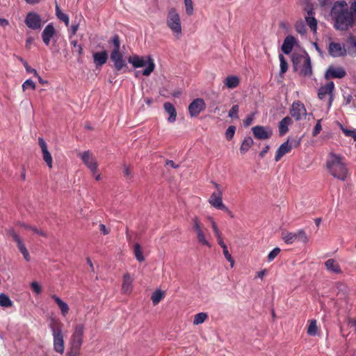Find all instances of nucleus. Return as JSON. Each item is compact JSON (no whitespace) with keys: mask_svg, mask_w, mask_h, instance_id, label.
<instances>
[{"mask_svg":"<svg viewBox=\"0 0 356 356\" xmlns=\"http://www.w3.org/2000/svg\"><path fill=\"white\" fill-rule=\"evenodd\" d=\"M326 269L332 273L339 274L341 273V270L339 263L334 259H329L325 262Z\"/></svg>","mask_w":356,"mask_h":356,"instance_id":"393cba45","label":"nucleus"},{"mask_svg":"<svg viewBox=\"0 0 356 356\" xmlns=\"http://www.w3.org/2000/svg\"><path fill=\"white\" fill-rule=\"evenodd\" d=\"M205 109L206 104L204 99L201 98L194 99L188 106V112L192 118L198 116Z\"/></svg>","mask_w":356,"mask_h":356,"instance_id":"9b49d317","label":"nucleus"},{"mask_svg":"<svg viewBox=\"0 0 356 356\" xmlns=\"http://www.w3.org/2000/svg\"><path fill=\"white\" fill-rule=\"evenodd\" d=\"M330 15L334 21V27L337 30L347 31L355 23L349 7L344 1L335 2L331 9Z\"/></svg>","mask_w":356,"mask_h":356,"instance_id":"f257e3e1","label":"nucleus"},{"mask_svg":"<svg viewBox=\"0 0 356 356\" xmlns=\"http://www.w3.org/2000/svg\"><path fill=\"white\" fill-rule=\"evenodd\" d=\"M56 33L55 29L51 24H48L42 31V38L43 42L48 46L50 42L51 38Z\"/></svg>","mask_w":356,"mask_h":356,"instance_id":"aec40b11","label":"nucleus"},{"mask_svg":"<svg viewBox=\"0 0 356 356\" xmlns=\"http://www.w3.org/2000/svg\"><path fill=\"white\" fill-rule=\"evenodd\" d=\"M186 7V13L188 15H192L193 13V3L192 0H184Z\"/></svg>","mask_w":356,"mask_h":356,"instance_id":"49530a36","label":"nucleus"},{"mask_svg":"<svg viewBox=\"0 0 356 356\" xmlns=\"http://www.w3.org/2000/svg\"><path fill=\"white\" fill-rule=\"evenodd\" d=\"M83 163L89 169L90 172H95V169L98 168V162L95 156L90 151L80 152L78 154Z\"/></svg>","mask_w":356,"mask_h":356,"instance_id":"1a4fd4ad","label":"nucleus"},{"mask_svg":"<svg viewBox=\"0 0 356 356\" xmlns=\"http://www.w3.org/2000/svg\"><path fill=\"white\" fill-rule=\"evenodd\" d=\"M329 54L332 57H341L347 54V49L340 43L331 42L328 47Z\"/></svg>","mask_w":356,"mask_h":356,"instance_id":"2eb2a0df","label":"nucleus"},{"mask_svg":"<svg viewBox=\"0 0 356 356\" xmlns=\"http://www.w3.org/2000/svg\"><path fill=\"white\" fill-rule=\"evenodd\" d=\"M235 131H236V127L233 126V125L229 126L225 131V137H226L227 140H232L234 136Z\"/></svg>","mask_w":356,"mask_h":356,"instance_id":"de8ad7c7","label":"nucleus"},{"mask_svg":"<svg viewBox=\"0 0 356 356\" xmlns=\"http://www.w3.org/2000/svg\"><path fill=\"white\" fill-rule=\"evenodd\" d=\"M296 232H283L282 238L287 244H292L296 241Z\"/></svg>","mask_w":356,"mask_h":356,"instance_id":"4c0bfd02","label":"nucleus"},{"mask_svg":"<svg viewBox=\"0 0 356 356\" xmlns=\"http://www.w3.org/2000/svg\"><path fill=\"white\" fill-rule=\"evenodd\" d=\"M164 291L157 289L156 290L151 296V299L154 305H156L159 302L164 298Z\"/></svg>","mask_w":356,"mask_h":356,"instance_id":"c9c22d12","label":"nucleus"},{"mask_svg":"<svg viewBox=\"0 0 356 356\" xmlns=\"http://www.w3.org/2000/svg\"><path fill=\"white\" fill-rule=\"evenodd\" d=\"M346 71L343 67H330L327 70L325 76L330 78H343L346 75Z\"/></svg>","mask_w":356,"mask_h":356,"instance_id":"6ab92c4d","label":"nucleus"},{"mask_svg":"<svg viewBox=\"0 0 356 356\" xmlns=\"http://www.w3.org/2000/svg\"><path fill=\"white\" fill-rule=\"evenodd\" d=\"M290 114L296 120H300L307 115L305 105L299 101L294 102L290 109Z\"/></svg>","mask_w":356,"mask_h":356,"instance_id":"f8f14e48","label":"nucleus"},{"mask_svg":"<svg viewBox=\"0 0 356 356\" xmlns=\"http://www.w3.org/2000/svg\"><path fill=\"white\" fill-rule=\"evenodd\" d=\"M300 139H288L285 143H282L276 151L275 156V161H280V159L284 155L289 153L293 147H298L300 145Z\"/></svg>","mask_w":356,"mask_h":356,"instance_id":"6e6552de","label":"nucleus"},{"mask_svg":"<svg viewBox=\"0 0 356 356\" xmlns=\"http://www.w3.org/2000/svg\"><path fill=\"white\" fill-rule=\"evenodd\" d=\"M128 61L135 68H139L147 65L146 68L143 70L144 76H149L154 70L155 65L154 60L150 57H143L138 55H133L129 57Z\"/></svg>","mask_w":356,"mask_h":356,"instance_id":"39448f33","label":"nucleus"},{"mask_svg":"<svg viewBox=\"0 0 356 356\" xmlns=\"http://www.w3.org/2000/svg\"><path fill=\"white\" fill-rule=\"evenodd\" d=\"M208 318V315L207 313L200 312L195 315L193 319L194 325H199L204 323L206 319Z\"/></svg>","mask_w":356,"mask_h":356,"instance_id":"79ce46f5","label":"nucleus"},{"mask_svg":"<svg viewBox=\"0 0 356 356\" xmlns=\"http://www.w3.org/2000/svg\"><path fill=\"white\" fill-rule=\"evenodd\" d=\"M253 143L254 141L251 137L248 136L245 138L240 147L241 153L243 154L246 153L251 147V146L253 145Z\"/></svg>","mask_w":356,"mask_h":356,"instance_id":"f704fd0d","label":"nucleus"},{"mask_svg":"<svg viewBox=\"0 0 356 356\" xmlns=\"http://www.w3.org/2000/svg\"><path fill=\"white\" fill-rule=\"evenodd\" d=\"M71 44L76 49V51L79 56H81L83 53V48L81 44H79L76 40H72Z\"/></svg>","mask_w":356,"mask_h":356,"instance_id":"5fc2aeb1","label":"nucleus"},{"mask_svg":"<svg viewBox=\"0 0 356 356\" xmlns=\"http://www.w3.org/2000/svg\"><path fill=\"white\" fill-rule=\"evenodd\" d=\"M38 144L41 148L43 160L49 168H52V156L47 149V145L42 138H38Z\"/></svg>","mask_w":356,"mask_h":356,"instance_id":"dca6fc26","label":"nucleus"},{"mask_svg":"<svg viewBox=\"0 0 356 356\" xmlns=\"http://www.w3.org/2000/svg\"><path fill=\"white\" fill-rule=\"evenodd\" d=\"M239 82L240 79L236 76H229L224 81L225 86L228 88H236Z\"/></svg>","mask_w":356,"mask_h":356,"instance_id":"2f4dec72","label":"nucleus"},{"mask_svg":"<svg viewBox=\"0 0 356 356\" xmlns=\"http://www.w3.org/2000/svg\"><path fill=\"white\" fill-rule=\"evenodd\" d=\"M269 145H266L265 147L260 152L259 156L263 158L269 150Z\"/></svg>","mask_w":356,"mask_h":356,"instance_id":"69168bd1","label":"nucleus"},{"mask_svg":"<svg viewBox=\"0 0 356 356\" xmlns=\"http://www.w3.org/2000/svg\"><path fill=\"white\" fill-rule=\"evenodd\" d=\"M333 90H318V96L321 99H327V105L331 106L332 101Z\"/></svg>","mask_w":356,"mask_h":356,"instance_id":"72a5a7b5","label":"nucleus"},{"mask_svg":"<svg viewBox=\"0 0 356 356\" xmlns=\"http://www.w3.org/2000/svg\"><path fill=\"white\" fill-rule=\"evenodd\" d=\"M24 65L28 72H33L35 76H38L37 72L35 70L31 68L26 62H24Z\"/></svg>","mask_w":356,"mask_h":356,"instance_id":"e2e57ef3","label":"nucleus"},{"mask_svg":"<svg viewBox=\"0 0 356 356\" xmlns=\"http://www.w3.org/2000/svg\"><path fill=\"white\" fill-rule=\"evenodd\" d=\"M309 58V56L306 54L305 55L294 54L292 56V63L296 70L299 67L302 65L307 58Z\"/></svg>","mask_w":356,"mask_h":356,"instance_id":"c85d7f7f","label":"nucleus"},{"mask_svg":"<svg viewBox=\"0 0 356 356\" xmlns=\"http://www.w3.org/2000/svg\"><path fill=\"white\" fill-rule=\"evenodd\" d=\"M13 305V301L10 299V298L4 294H0V305L3 307H10Z\"/></svg>","mask_w":356,"mask_h":356,"instance_id":"ea45409f","label":"nucleus"},{"mask_svg":"<svg viewBox=\"0 0 356 356\" xmlns=\"http://www.w3.org/2000/svg\"><path fill=\"white\" fill-rule=\"evenodd\" d=\"M111 42L113 44V47H114V48H113L112 51H120V40L119 35H113V37L112 38Z\"/></svg>","mask_w":356,"mask_h":356,"instance_id":"a18cd8bd","label":"nucleus"},{"mask_svg":"<svg viewBox=\"0 0 356 356\" xmlns=\"http://www.w3.org/2000/svg\"><path fill=\"white\" fill-rule=\"evenodd\" d=\"M100 231L104 234L106 235L109 233V230L106 227V226L103 224L99 225Z\"/></svg>","mask_w":356,"mask_h":356,"instance_id":"338daca9","label":"nucleus"},{"mask_svg":"<svg viewBox=\"0 0 356 356\" xmlns=\"http://www.w3.org/2000/svg\"><path fill=\"white\" fill-rule=\"evenodd\" d=\"M280 252V249L279 248H275L268 254V261L269 262L272 261L279 254Z\"/></svg>","mask_w":356,"mask_h":356,"instance_id":"8fccbe9b","label":"nucleus"},{"mask_svg":"<svg viewBox=\"0 0 356 356\" xmlns=\"http://www.w3.org/2000/svg\"><path fill=\"white\" fill-rule=\"evenodd\" d=\"M134 279L129 273H126L123 276V282L122 284V291L124 293H130L132 291V283Z\"/></svg>","mask_w":356,"mask_h":356,"instance_id":"b1692460","label":"nucleus"},{"mask_svg":"<svg viewBox=\"0 0 356 356\" xmlns=\"http://www.w3.org/2000/svg\"><path fill=\"white\" fill-rule=\"evenodd\" d=\"M296 30L300 34H305L306 32L305 25L302 24V23L296 24Z\"/></svg>","mask_w":356,"mask_h":356,"instance_id":"bf43d9fd","label":"nucleus"},{"mask_svg":"<svg viewBox=\"0 0 356 356\" xmlns=\"http://www.w3.org/2000/svg\"><path fill=\"white\" fill-rule=\"evenodd\" d=\"M11 236L13 238V240L16 242L17 248L20 252L22 254L24 259L27 261H30V255L28 252V250L26 249L23 240L21 238V237L16 234L15 232H13L11 233Z\"/></svg>","mask_w":356,"mask_h":356,"instance_id":"f3484780","label":"nucleus"},{"mask_svg":"<svg viewBox=\"0 0 356 356\" xmlns=\"http://www.w3.org/2000/svg\"><path fill=\"white\" fill-rule=\"evenodd\" d=\"M326 168L334 177L341 181L346 180L348 170L339 155L330 153L326 161Z\"/></svg>","mask_w":356,"mask_h":356,"instance_id":"f03ea898","label":"nucleus"},{"mask_svg":"<svg viewBox=\"0 0 356 356\" xmlns=\"http://www.w3.org/2000/svg\"><path fill=\"white\" fill-rule=\"evenodd\" d=\"M94 63L97 66H102L108 60V54L106 51L96 52L93 54Z\"/></svg>","mask_w":356,"mask_h":356,"instance_id":"bb28decb","label":"nucleus"},{"mask_svg":"<svg viewBox=\"0 0 356 356\" xmlns=\"http://www.w3.org/2000/svg\"><path fill=\"white\" fill-rule=\"evenodd\" d=\"M348 49L347 52L351 56H356V38L355 37L350 35L348 39Z\"/></svg>","mask_w":356,"mask_h":356,"instance_id":"473e14b6","label":"nucleus"},{"mask_svg":"<svg viewBox=\"0 0 356 356\" xmlns=\"http://www.w3.org/2000/svg\"><path fill=\"white\" fill-rule=\"evenodd\" d=\"M192 222L193 224V229L196 233L197 239L198 243L202 245L207 246L208 248L211 247V244L207 240L205 232L204 230V227L201 224L199 218L197 217H194L192 219Z\"/></svg>","mask_w":356,"mask_h":356,"instance_id":"0eeeda50","label":"nucleus"},{"mask_svg":"<svg viewBox=\"0 0 356 356\" xmlns=\"http://www.w3.org/2000/svg\"><path fill=\"white\" fill-rule=\"evenodd\" d=\"M279 58L280 61V71L282 73H285L288 69V63L282 54L279 55Z\"/></svg>","mask_w":356,"mask_h":356,"instance_id":"09e8293b","label":"nucleus"},{"mask_svg":"<svg viewBox=\"0 0 356 356\" xmlns=\"http://www.w3.org/2000/svg\"><path fill=\"white\" fill-rule=\"evenodd\" d=\"M208 202L212 207L216 209L227 210V207L222 202V192H213Z\"/></svg>","mask_w":356,"mask_h":356,"instance_id":"ddd939ff","label":"nucleus"},{"mask_svg":"<svg viewBox=\"0 0 356 356\" xmlns=\"http://www.w3.org/2000/svg\"><path fill=\"white\" fill-rule=\"evenodd\" d=\"M27 88L35 89V86L32 80L28 79L22 84V89H27Z\"/></svg>","mask_w":356,"mask_h":356,"instance_id":"4d7b16f0","label":"nucleus"},{"mask_svg":"<svg viewBox=\"0 0 356 356\" xmlns=\"http://www.w3.org/2000/svg\"><path fill=\"white\" fill-rule=\"evenodd\" d=\"M218 243L219 245L222 248L223 254H224L225 257L226 258V259L230 262L231 267L232 268L234 265V260L233 259L232 255L229 252L227 247L225 245V243L223 242L222 238H221L218 239Z\"/></svg>","mask_w":356,"mask_h":356,"instance_id":"7c9ffc66","label":"nucleus"},{"mask_svg":"<svg viewBox=\"0 0 356 356\" xmlns=\"http://www.w3.org/2000/svg\"><path fill=\"white\" fill-rule=\"evenodd\" d=\"M209 220L211 222V227L213 229V231L214 232L216 237L217 238V240L221 238H222L221 232L219 230L218 227L216 222H215L214 219L213 218H209Z\"/></svg>","mask_w":356,"mask_h":356,"instance_id":"37998d69","label":"nucleus"},{"mask_svg":"<svg viewBox=\"0 0 356 356\" xmlns=\"http://www.w3.org/2000/svg\"><path fill=\"white\" fill-rule=\"evenodd\" d=\"M79 29V24H73L71 26V33L72 35H75L76 33V31Z\"/></svg>","mask_w":356,"mask_h":356,"instance_id":"774afa93","label":"nucleus"},{"mask_svg":"<svg viewBox=\"0 0 356 356\" xmlns=\"http://www.w3.org/2000/svg\"><path fill=\"white\" fill-rule=\"evenodd\" d=\"M322 130L321 120H318L313 129L312 135L316 136Z\"/></svg>","mask_w":356,"mask_h":356,"instance_id":"864d4df0","label":"nucleus"},{"mask_svg":"<svg viewBox=\"0 0 356 356\" xmlns=\"http://www.w3.org/2000/svg\"><path fill=\"white\" fill-rule=\"evenodd\" d=\"M31 287L36 294H40L42 291V288L37 282H33L31 284Z\"/></svg>","mask_w":356,"mask_h":356,"instance_id":"6e6d98bb","label":"nucleus"},{"mask_svg":"<svg viewBox=\"0 0 356 356\" xmlns=\"http://www.w3.org/2000/svg\"><path fill=\"white\" fill-rule=\"evenodd\" d=\"M51 298L55 301V302L57 304L58 308L60 310V314L63 317H65L68 314L70 311V307L68 305L64 302L61 298H60L58 296L56 295H52Z\"/></svg>","mask_w":356,"mask_h":356,"instance_id":"5701e85b","label":"nucleus"},{"mask_svg":"<svg viewBox=\"0 0 356 356\" xmlns=\"http://www.w3.org/2000/svg\"><path fill=\"white\" fill-rule=\"evenodd\" d=\"M134 255L136 257V259L138 261H143L145 260V257L143 254L141 247L138 243L134 244Z\"/></svg>","mask_w":356,"mask_h":356,"instance_id":"a19ab883","label":"nucleus"},{"mask_svg":"<svg viewBox=\"0 0 356 356\" xmlns=\"http://www.w3.org/2000/svg\"><path fill=\"white\" fill-rule=\"evenodd\" d=\"M296 40L292 35H288L285 38L284 42L282 45V51L285 54H289L294 47Z\"/></svg>","mask_w":356,"mask_h":356,"instance_id":"412c9836","label":"nucleus"},{"mask_svg":"<svg viewBox=\"0 0 356 356\" xmlns=\"http://www.w3.org/2000/svg\"><path fill=\"white\" fill-rule=\"evenodd\" d=\"M123 173L128 178H131V176H132L131 170L127 165H124V167H123Z\"/></svg>","mask_w":356,"mask_h":356,"instance_id":"680f3d73","label":"nucleus"},{"mask_svg":"<svg viewBox=\"0 0 356 356\" xmlns=\"http://www.w3.org/2000/svg\"><path fill=\"white\" fill-rule=\"evenodd\" d=\"M56 15L60 21L63 22L65 24L68 26L70 24V18L67 15L63 13L58 4L56 5Z\"/></svg>","mask_w":356,"mask_h":356,"instance_id":"e433bc0d","label":"nucleus"},{"mask_svg":"<svg viewBox=\"0 0 356 356\" xmlns=\"http://www.w3.org/2000/svg\"><path fill=\"white\" fill-rule=\"evenodd\" d=\"M341 129L344 134L347 136L352 137L356 141V131L355 130H349L343 127L341 125Z\"/></svg>","mask_w":356,"mask_h":356,"instance_id":"3c124183","label":"nucleus"},{"mask_svg":"<svg viewBox=\"0 0 356 356\" xmlns=\"http://www.w3.org/2000/svg\"><path fill=\"white\" fill-rule=\"evenodd\" d=\"M85 326L82 323L74 327L70 339V350L67 352L79 355L80 350L83 343Z\"/></svg>","mask_w":356,"mask_h":356,"instance_id":"20e7f679","label":"nucleus"},{"mask_svg":"<svg viewBox=\"0 0 356 356\" xmlns=\"http://www.w3.org/2000/svg\"><path fill=\"white\" fill-rule=\"evenodd\" d=\"M92 176L95 178L96 181H99L101 179V175L99 173L98 168L95 169V172H91Z\"/></svg>","mask_w":356,"mask_h":356,"instance_id":"0e129e2a","label":"nucleus"},{"mask_svg":"<svg viewBox=\"0 0 356 356\" xmlns=\"http://www.w3.org/2000/svg\"><path fill=\"white\" fill-rule=\"evenodd\" d=\"M292 124V120L290 117L284 118L279 123L278 129L280 136H284L289 131V127Z\"/></svg>","mask_w":356,"mask_h":356,"instance_id":"a878e982","label":"nucleus"},{"mask_svg":"<svg viewBox=\"0 0 356 356\" xmlns=\"http://www.w3.org/2000/svg\"><path fill=\"white\" fill-rule=\"evenodd\" d=\"M63 326V323L56 318H51L49 323V327L51 330L53 337L54 350L61 355L65 350Z\"/></svg>","mask_w":356,"mask_h":356,"instance_id":"7ed1b4c3","label":"nucleus"},{"mask_svg":"<svg viewBox=\"0 0 356 356\" xmlns=\"http://www.w3.org/2000/svg\"><path fill=\"white\" fill-rule=\"evenodd\" d=\"M314 13L312 10L307 12V16L305 18L307 25L312 31H316L317 29V20L314 16Z\"/></svg>","mask_w":356,"mask_h":356,"instance_id":"c756f323","label":"nucleus"},{"mask_svg":"<svg viewBox=\"0 0 356 356\" xmlns=\"http://www.w3.org/2000/svg\"><path fill=\"white\" fill-rule=\"evenodd\" d=\"M296 240L298 241H300L304 243H306L309 241L308 236H307L306 233L302 229H300L296 232Z\"/></svg>","mask_w":356,"mask_h":356,"instance_id":"c03bdc74","label":"nucleus"},{"mask_svg":"<svg viewBox=\"0 0 356 356\" xmlns=\"http://www.w3.org/2000/svg\"><path fill=\"white\" fill-rule=\"evenodd\" d=\"M318 333V327L316 320H311L309 321L307 327V334L309 336H316Z\"/></svg>","mask_w":356,"mask_h":356,"instance_id":"58836bf2","label":"nucleus"},{"mask_svg":"<svg viewBox=\"0 0 356 356\" xmlns=\"http://www.w3.org/2000/svg\"><path fill=\"white\" fill-rule=\"evenodd\" d=\"M254 115H250L247 117V118L244 120L243 124L245 127H249L253 122Z\"/></svg>","mask_w":356,"mask_h":356,"instance_id":"052dcab7","label":"nucleus"},{"mask_svg":"<svg viewBox=\"0 0 356 356\" xmlns=\"http://www.w3.org/2000/svg\"><path fill=\"white\" fill-rule=\"evenodd\" d=\"M111 59L114 63L115 67L117 70H120L126 66V63L123 59L122 54L120 53V51H112L111 54Z\"/></svg>","mask_w":356,"mask_h":356,"instance_id":"a211bd4d","label":"nucleus"},{"mask_svg":"<svg viewBox=\"0 0 356 356\" xmlns=\"http://www.w3.org/2000/svg\"><path fill=\"white\" fill-rule=\"evenodd\" d=\"M41 17L35 13H29L25 19L26 26L33 30L38 29L41 27Z\"/></svg>","mask_w":356,"mask_h":356,"instance_id":"4468645a","label":"nucleus"},{"mask_svg":"<svg viewBox=\"0 0 356 356\" xmlns=\"http://www.w3.org/2000/svg\"><path fill=\"white\" fill-rule=\"evenodd\" d=\"M163 108L165 113L169 115L167 119L168 122L174 123L177 120V111L175 106L170 102H165L163 104Z\"/></svg>","mask_w":356,"mask_h":356,"instance_id":"4be33fe9","label":"nucleus"},{"mask_svg":"<svg viewBox=\"0 0 356 356\" xmlns=\"http://www.w3.org/2000/svg\"><path fill=\"white\" fill-rule=\"evenodd\" d=\"M254 136L259 140H266L273 135V129L270 127L257 125L252 128Z\"/></svg>","mask_w":356,"mask_h":356,"instance_id":"9d476101","label":"nucleus"},{"mask_svg":"<svg viewBox=\"0 0 356 356\" xmlns=\"http://www.w3.org/2000/svg\"><path fill=\"white\" fill-rule=\"evenodd\" d=\"M300 72L302 75L311 76L312 74V63L310 57L307 58L305 61L300 67Z\"/></svg>","mask_w":356,"mask_h":356,"instance_id":"cd10ccee","label":"nucleus"},{"mask_svg":"<svg viewBox=\"0 0 356 356\" xmlns=\"http://www.w3.org/2000/svg\"><path fill=\"white\" fill-rule=\"evenodd\" d=\"M238 106L234 105L229 111L228 116L232 118H238Z\"/></svg>","mask_w":356,"mask_h":356,"instance_id":"603ef678","label":"nucleus"},{"mask_svg":"<svg viewBox=\"0 0 356 356\" xmlns=\"http://www.w3.org/2000/svg\"><path fill=\"white\" fill-rule=\"evenodd\" d=\"M349 10L354 17V20H356V0L354 1L349 7Z\"/></svg>","mask_w":356,"mask_h":356,"instance_id":"13d9d810","label":"nucleus"},{"mask_svg":"<svg viewBox=\"0 0 356 356\" xmlns=\"http://www.w3.org/2000/svg\"><path fill=\"white\" fill-rule=\"evenodd\" d=\"M167 26L171 30L177 39H179L181 35V23L179 14L176 8H171L166 17Z\"/></svg>","mask_w":356,"mask_h":356,"instance_id":"423d86ee","label":"nucleus"}]
</instances>
